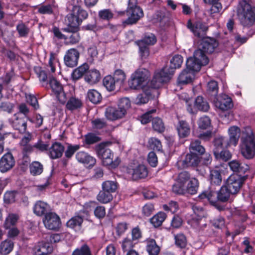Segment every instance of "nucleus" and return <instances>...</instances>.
Returning a JSON list of instances; mask_svg holds the SVG:
<instances>
[{
    "instance_id": "obj_1",
    "label": "nucleus",
    "mask_w": 255,
    "mask_h": 255,
    "mask_svg": "<svg viewBox=\"0 0 255 255\" xmlns=\"http://www.w3.org/2000/svg\"><path fill=\"white\" fill-rule=\"evenodd\" d=\"M183 61V57L179 54L175 55L170 61L169 67H164L160 71L155 73L151 81L154 88H159L163 83L167 82L173 75L175 70L181 67Z\"/></svg>"
},
{
    "instance_id": "obj_2",
    "label": "nucleus",
    "mask_w": 255,
    "mask_h": 255,
    "mask_svg": "<svg viewBox=\"0 0 255 255\" xmlns=\"http://www.w3.org/2000/svg\"><path fill=\"white\" fill-rule=\"evenodd\" d=\"M237 13L244 26L250 27L255 22V6H251V0H239Z\"/></svg>"
},
{
    "instance_id": "obj_3",
    "label": "nucleus",
    "mask_w": 255,
    "mask_h": 255,
    "mask_svg": "<svg viewBox=\"0 0 255 255\" xmlns=\"http://www.w3.org/2000/svg\"><path fill=\"white\" fill-rule=\"evenodd\" d=\"M110 143L108 142L100 143L96 146L95 150L98 157L102 159L104 166L115 168L120 164L121 160L118 157L113 159L114 154L108 147V144Z\"/></svg>"
},
{
    "instance_id": "obj_4",
    "label": "nucleus",
    "mask_w": 255,
    "mask_h": 255,
    "mask_svg": "<svg viewBox=\"0 0 255 255\" xmlns=\"http://www.w3.org/2000/svg\"><path fill=\"white\" fill-rule=\"evenodd\" d=\"M242 155L247 159L255 157V135L252 130L248 131L241 145Z\"/></svg>"
},
{
    "instance_id": "obj_5",
    "label": "nucleus",
    "mask_w": 255,
    "mask_h": 255,
    "mask_svg": "<svg viewBox=\"0 0 255 255\" xmlns=\"http://www.w3.org/2000/svg\"><path fill=\"white\" fill-rule=\"evenodd\" d=\"M199 51H195L193 57L188 58L186 61L187 69L193 72H198L202 66L208 64L209 60L208 58L203 57Z\"/></svg>"
},
{
    "instance_id": "obj_6",
    "label": "nucleus",
    "mask_w": 255,
    "mask_h": 255,
    "mask_svg": "<svg viewBox=\"0 0 255 255\" xmlns=\"http://www.w3.org/2000/svg\"><path fill=\"white\" fill-rule=\"evenodd\" d=\"M67 26L63 28L62 30L66 32L65 44L66 45H74L78 43L81 40L79 33V26L66 22Z\"/></svg>"
},
{
    "instance_id": "obj_7",
    "label": "nucleus",
    "mask_w": 255,
    "mask_h": 255,
    "mask_svg": "<svg viewBox=\"0 0 255 255\" xmlns=\"http://www.w3.org/2000/svg\"><path fill=\"white\" fill-rule=\"evenodd\" d=\"M247 177L248 176L231 175L224 185L235 197L240 191Z\"/></svg>"
},
{
    "instance_id": "obj_8",
    "label": "nucleus",
    "mask_w": 255,
    "mask_h": 255,
    "mask_svg": "<svg viewBox=\"0 0 255 255\" xmlns=\"http://www.w3.org/2000/svg\"><path fill=\"white\" fill-rule=\"evenodd\" d=\"M88 16L87 11L81 6H75L72 8L71 13L66 16V22L79 26L83 20L86 19Z\"/></svg>"
},
{
    "instance_id": "obj_9",
    "label": "nucleus",
    "mask_w": 255,
    "mask_h": 255,
    "mask_svg": "<svg viewBox=\"0 0 255 255\" xmlns=\"http://www.w3.org/2000/svg\"><path fill=\"white\" fill-rule=\"evenodd\" d=\"M218 42L214 38L210 37L202 38L200 41L198 48L195 51L200 52V55L203 57L208 58L206 54H210L213 52L215 49L218 47Z\"/></svg>"
},
{
    "instance_id": "obj_10",
    "label": "nucleus",
    "mask_w": 255,
    "mask_h": 255,
    "mask_svg": "<svg viewBox=\"0 0 255 255\" xmlns=\"http://www.w3.org/2000/svg\"><path fill=\"white\" fill-rule=\"evenodd\" d=\"M147 71L145 69H139L131 74L128 81V85L132 89H138L142 86L147 78Z\"/></svg>"
},
{
    "instance_id": "obj_11",
    "label": "nucleus",
    "mask_w": 255,
    "mask_h": 255,
    "mask_svg": "<svg viewBox=\"0 0 255 255\" xmlns=\"http://www.w3.org/2000/svg\"><path fill=\"white\" fill-rule=\"evenodd\" d=\"M126 14L128 18L123 22L124 26L136 23L143 16V12L140 7L127 8Z\"/></svg>"
},
{
    "instance_id": "obj_12",
    "label": "nucleus",
    "mask_w": 255,
    "mask_h": 255,
    "mask_svg": "<svg viewBox=\"0 0 255 255\" xmlns=\"http://www.w3.org/2000/svg\"><path fill=\"white\" fill-rule=\"evenodd\" d=\"M187 26L195 36L199 38L205 37L208 30V26L205 23L201 21H197L193 23L191 20L189 19L187 23Z\"/></svg>"
},
{
    "instance_id": "obj_13",
    "label": "nucleus",
    "mask_w": 255,
    "mask_h": 255,
    "mask_svg": "<svg viewBox=\"0 0 255 255\" xmlns=\"http://www.w3.org/2000/svg\"><path fill=\"white\" fill-rule=\"evenodd\" d=\"M43 223L46 228L51 230H56L60 227V218L56 213L48 212L45 215Z\"/></svg>"
},
{
    "instance_id": "obj_14",
    "label": "nucleus",
    "mask_w": 255,
    "mask_h": 255,
    "mask_svg": "<svg viewBox=\"0 0 255 255\" xmlns=\"http://www.w3.org/2000/svg\"><path fill=\"white\" fill-rule=\"evenodd\" d=\"M212 101L215 106L222 111H228L233 107L232 99L226 94L215 97Z\"/></svg>"
},
{
    "instance_id": "obj_15",
    "label": "nucleus",
    "mask_w": 255,
    "mask_h": 255,
    "mask_svg": "<svg viewBox=\"0 0 255 255\" xmlns=\"http://www.w3.org/2000/svg\"><path fill=\"white\" fill-rule=\"evenodd\" d=\"M127 173L133 180H137L145 178L148 175V170L145 166L140 164L132 168H128Z\"/></svg>"
},
{
    "instance_id": "obj_16",
    "label": "nucleus",
    "mask_w": 255,
    "mask_h": 255,
    "mask_svg": "<svg viewBox=\"0 0 255 255\" xmlns=\"http://www.w3.org/2000/svg\"><path fill=\"white\" fill-rule=\"evenodd\" d=\"M15 161L10 152L5 153L0 159V171L5 173L11 170L15 165Z\"/></svg>"
},
{
    "instance_id": "obj_17",
    "label": "nucleus",
    "mask_w": 255,
    "mask_h": 255,
    "mask_svg": "<svg viewBox=\"0 0 255 255\" xmlns=\"http://www.w3.org/2000/svg\"><path fill=\"white\" fill-rule=\"evenodd\" d=\"M80 53L76 48L68 50L64 57L65 64L69 67H74L78 64Z\"/></svg>"
},
{
    "instance_id": "obj_18",
    "label": "nucleus",
    "mask_w": 255,
    "mask_h": 255,
    "mask_svg": "<svg viewBox=\"0 0 255 255\" xmlns=\"http://www.w3.org/2000/svg\"><path fill=\"white\" fill-rule=\"evenodd\" d=\"M201 157L196 154L193 153H187L184 159L181 161V166L183 168H195L198 164H200Z\"/></svg>"
},
{
    "instance_id": "obj_19",
    "label": "nucleus",
    "mask_w": 255,
    "mask_h": 255,
    "mask_svg": "<svg viewBox=\"0 0 255 255\" xmlns=\"http://www.w3.org/2000/svg\"><path fill=\"white\" fill-rule=\"evenodd\" d=\"M175 128L180 139L187 138L190 134V126L185 120H179L175 125Z\"/></svg>"
},
{
    "instance_id": "obj_20",
    "label": "nucleus",
    "mask_w": 255,
    "mask_h": 255,
    "mask_svg": "<svg viewBox=\"0 0 255 255\" xmlns=\"http://www.w3.org/2000/svg\"><path fill=\"white\" fill-rule=\"evenodd\" d=\"M229 166L231 170L236 174L234 175L244 176V174L249 170L248 164L242 162L238 160H233L229 162Z\"/></svg>"
},
{
    "instance_id": "obj_21",
    "label": "nucleus",
    "mask_w": 255,
    "mask_h": 255,
    "mask_svg": "<svg viewBox=\"0 0 255 255\" xmlns=\"http://www.w3.org/2000/svg\"><path fill=\"white\" fill-rule=\"evenodd\" d=\"M14 117V120L11 123L12 127L19 133H24L27 128V120L25 117L19 116V113L15 114Z\"/></svg>"
},
{
    "instance_id": "obj_22",
    "label": "nucleus",
    "mask_w": 255,
    "mask_h": 255,
    "mask_svg": "<svg viewBox=\"0 0 255 255\" xmlns=\"http://www.w3.org/2000/svg\"><path fill=\"white\" fill-rule=\"evenodd\" d=\"M76 158L79 162L87 165L89 168L93 167L96 163V159L94 157L84 151L77 152Z\"/></svg>"
},
{
    "instance_id": "obj_23",
    "label": "nucleus",
    "mask_w": 255,
    "mask_h": 255,
    "mask_svg": "<svg viewBox=\"0 0 255 255\" xmlns=\"http://www.w3.org/2000/svg\"><path fill=\"white\" fill-rule=\"evenodd\" d=\"M216 196L217 201L222 203L231 202L233 201L235 197L233 194L224 185L216 193Z\"/></svg>"
},
{
    "instance_id": "obj_24",
    "label": "nucleus",
    "mask_w": 255,
    "mask_h": 255,
    "mask_svg": "<svg viewBox=\"0 0 255 255\" xmlns=\"http://www.w3.org/2000/svg\"><path fill=\"white\" fill-rule=\"evenodd\" d=\"M64 151V146L59 142H55L49 147L48 154L51 159H55L60 158Z\"/></svg>"
},
{
    "instance_id": "obj_25",
    "label": "nucleus",
    "mask_w": 255,
    "mask_h": 255,
    "mask_svg": "<svg viewBox=\"0 0 255 255\" xmlns=\"http://www.w3.org/2000/svg\"><path fill=\"white\" fill-rule=\"evenodd\" d=\"M106 118L111 121H115L123 118L125 115L118 107H108L105 111Z\"/></svg>"
},
{
    "instance_id": "obj_26",
    "label": "nucleus",
    "mask_w": 255,
    "mask_h": 255,
    "mask_svg": "<svg viewBox=\"0 0 255 255\" xmlns=\"http://www.w3.org/2000/svg\"><path fill=\"white\" fill-rule=\"evenodd\" d=\"M229 137H228V141L230 146H236L238 142L239 137L241 134V130L239 128L236 126H233L229 128Z\"/></svg>"
},
{
    "instance_id": "obj_27",
    "label": "nucleus",
    "mask_w": 255,
    "mask_h": 255,
    "mask_svg": "<svg viewBox=\"0 0 255 255\" xmlns=\"http://www.w3.org/2000/svg\"><path fill=\"white\" fill-rule=\"evenodd\" d=\"M101 78L100 72L95 69L87 70L84 76L86 82L90 84H95L98 83Z\"/></svg>"
},
{
    "instance_id": "obj_28",
    "label": "nucleus",
    "mask_w": 255,
    "mask_h": 255,
    "mask_svg": "<svg viewBox=\"0 0 255 255\" xmlns=\"http://www.w3.org/2000/svg\"><path fill=\"white\" fill-rule=\"evenodd\" d=\"M20 214L18 213H9L6 217L3 227L5 230L16 225L20 219Z\"/></svg>"
},
{
    "instance_id": "obj_29",
    "label": "nucleus",
    "mask_w": 255,
    "mask_h": 255,
    "mask_svg": "<svg viewBox=\"0 0 255 255\" xmlns=\"http://www.w3.org/2000/svg\"><path fill=\"white\" fill-rule=\"evenodd\" d=\"M189 149L190 153L196 154L199 156L204 154L205 152V148L201 145V141L199 139L192 140Z\"/></svg>"
},
{
    "instance_id": "obj_30",
    "label": "nucleus",
    "mask_w": 255,
    "mask_h": 255,
    "mask_svg": "<svg viewBox=\"0 0 255 255\" xmlns=\"http://www.w3.org/2000/svg\"><path fill=\"white\" fill-rule=\"evenodd\" d=\"M146 250L149 255H158L160 252V248L156 244L155 240L148 239L146 240Z\"/></svg>"
},
{
    "instance_id": "obj_31",
    "label": "nucleus",
    "mask_w": 255,
    "mask_h": 255,
    "mask_svg": "<svg viewBox=\"0 0 255 255\" xmlns=\"http://www.w3.org/2000/svg\"><path fill=\"white\" fill-rule=\"evenodd\" d=\"M193 78V73L192 71L184 69L179 75L177 83L180 85H184L191 83Z\"/></svg>"
},
{
    "instance_id": "obj_32",
    "label": "nucleus",
    "mask_w": 255,
    "mask_h": 255,
    "mask_svg": "<svg viewBox=\"0 0 255 255\" xmlns=\"http://www.w3.org/2000/svg\"><path fill=\"white\" fill-rule=\"evenodd\" d=\"M215 148L213 150L219 151L222 149L228 148L230 146L228 141V137L219 136L215 137L213 141Z\"/></svg>"
},
{
    "instance_id": "obj_33",
    "label": "nucleus",
    "mask_w": 255,
    "mask_h": 255,
    "mask_svg": "<svg viewBox=\"0 0 255 255\" xmlns=\"http://www.w3.org/2000/svg\"><path fill=\"white\" fill-rule=\"evenodd\" d=\"M49 208V206L46 203L38 201L33 207V212L36 215L41 216L48 213Z\"/></svg>"
},
{
    "instance_id": "obj_34",
    "label": "nucleus",
    "mask_w": 255,
    "mask_h": 255,
    "mask_svg": "<svg viewBox=\"0 0 255 255\" xmlns=\"http://www.w3.org/2000/svg\"><path fill=\"white\" fill-rule=\"evenodd\" d=\"M53 251V247L49 243L39 242L36 251L37 255H47Z\"/></svg>"
},
{
    "instance_id": "obj_35",
    "label": "nucleus",
    "mask_w": 255,
    "mask_h": 255,
    "mask_svg": "<svg viewBox=\"0 0 255 255\" xmlns=\"http://www.w3.org/2000/svg\"><path fill=\"white\" fill-rule=\"evenodd\" d=\"M209 179L211 185H220L222 181L221 171L218 170H211Z\"/></svg>"
},
{
    "instance_id": "obj_36",
    "label": "nucleus",
    "mask_w": 255,
    "mask_h": 255,
    "mask_svg": "<svg viewBox=\"0 0 255 255\" xmlns=\"http://www.w3.org/2000/svg\"><path fill=\"white\" fill-rule=\"evenodd\" d=\"M152 128L154 131L158 133H162L165 130L164 123L163 120L159 117L152 118Z\"/></svg>"
},
{
    "instance_id": "obj_37",
    "label": "nucleus",
    "mask_w": 255,
    "mask_h": 255,
    "mask_svg": "<svg viewBox=\"0 0 255 255\" xmlns=\"http://www.w3.org/2000/svg\"><path fill=\"white\" fill-rule=\"evenodd\" d=\"M13 247V242L9 239H6L0 244V254L2 255H8L12 251Z\"/></svg>"
},
{
    "instance_id": "obj_38",
    "label": "nucleus",
    "mask_w": 255,
    "mask_h": 255,
    "mask_svg": "<svg viewBox=\"0 0 255 255\" xmlns=\"http://www.w3.org/2000/svg\"><path fill=\"white\" fill-rule=\"evenodd\" d=\"M96 199L102 204H107L113 200V196L111 193L102 189L97 195Z\"/></svg>"
},
{
    "instance_id": "obj_39",
    "label": "nucleus",
    "mask_w": 255,
    "mask_h": 255,
    "mask_svg": "<svg viewBox=\"0 0 255 255\" xmlns=\"http://www.w3.org/2000/svg\"><path fill=\"white\" fill-rule=\"evenodd\" d=\"M89 66L88 64L84 63L81 66L76 68L72 73V77L73 80L76 81L85 76L87 71L89 70Z\"/></svg>"
},
{
    "instance_id": "obj_40",
    "label": "nucleus",
    "mask_w": 255,
    "mask_h": 255,
    "mask_svg": "<svg viewBox=\"0 0 255 255\" xmlns=\"http://www.w3.org/2000/svg\"><path fill=\"white\" fill-rule=\"evenodd\" d=\"M194 106L198 110L204 112L208 111L210 108L208 103L202 96H198L196 98Z\"/></svg>"
},
{
    "instance_id": "obj_41",
    "label": "nucleus",
    "mask_w": 255,
    "mask_h": 255,
    "mask_svg": "<svg viewBox=\"0 0 255 255\" xmlns=\"http://www.w3.org/2000/svg\"><path fill=\"white\" fill-rule=\"evenodd\" d=\"M103 84L109 91H113L117 88H119L118 85L116 84V81L111 75H107L104 78Z\"/></svg>"
},
{
    "instance_id": "obj_42",
    "label": "nucleus",
    "mask_w": 255,
    "mask_h": 255,
    "mask_svg": "<svg viewBox=\"0 0 255 255\" xmlns=\"http://www.w3.org/2000/svg\"><path fill=\"white\" fill-rule=\"evenodd\" d=\"M218 84L217 82L211 80L208 82L207 85V93L211 96V100L212 101L215 97H218Z\"/></svg>"
},
{
    "instance_id": "obj_43",
    "label": "nucleus",
    "mask_w": 255,
    "mask_h": 255,
    "mask_svg": "<svg viewBox=\"0 0 255 255\" xmlns=\"http://www.w3.org/2000/svg\"><path fill=\"white\" fill-rule=\"evenodd\" d=\"M84 219L82 216L77 215L71 218L66 223L68 227L73 229L81 228Z\"/></svg>"
},
{
    "instance_id": "obj_44",
    "label": "nucleus",
    "mask_w": 255,
    "mask_h": 255,
    "mask_svg": "<svg viewBox=\"0 0 255 255\" xmlns=\"http://www.w3.org/2000/svg\"><path fill=\"white\" fill-rule=\"evenodd\" d=\"M175 245L177 247L181 249H185L187 245V239L185 235L183 233H179L174 235Z\"/></svg>"
},
{
    "instance_id": "obj_45",
    "label": "nucleus",
    "mask_w": 255,
    "mask_h": 255,
    "mask_svg": "<svg viewBox=\"0 0 255 255\" xmlns=\"http://www.w3.org/2000/svg\"><path fill=\"white\" fill-rule=\"evenodd\" d=\"M189 171H183L180 172L176 178V182L185 186V184L192 179Z\"/></svg>"
},
{
    "instance_id": "obj_46",
    "label": "nucleus",
    "mask_w": 255,
    "mask_h": 255,
    "mask_svg": "<svg viewBox=\"0 0 255 255\" xmlns=\"http://www.w3.org/2000/svg\"><path fill=\"white\" fill-rule=\"evenodd\" d=\"M166 214L164 212H160L153 216L150 219V222L154 227L157 228L162 225L163 222L166 219Z\"/></svg>"
},
{
    "instance_id": "obj_47",
    "label": "nucleus",
    "mask_w": 255,
    "mask_h": 255,
    "mask_svg": "<svg viewBox=\"0 0 255 255\" xmlns=\"http://www.w3.org/2000/svg\"><path fill=\"white\" fill-rule=\"evenodd\" d=\"M198 187V180L196 178L193 177L189 182L188 183L187 186H186V194H195L197 192Z\"/></svg>"
},
{
    "instance_id": "obj_48",
    "label": "nucleus",
    "mask_w": 255,
    "mask_h": 255,
    "mask_svg": "<svg viewBox=\"0 0 255 255\" xmlns=\"http://www.w3.org/2000/svg\"><path fill=\"white\" fill-rule=\"evenodd\" d=\"M118 187V183L117 181L107 180L103 182L102 184V189H105L106 191L113 194L115 193Z\"/></svg>"
},
{
    "instance_id": "obj_49",
    "label": "nucleus",
    "mask_w": 255,
    "mask_h": 255,
    "mask_svg": "<svg viewBox=\"0 0 255 255\" xmlns=\"http://www.w3.org/2000/svg\"><path fill=\"white\" fill-rule=\"evenodd\" d=\"M87 98L90 102L94 104L100 103L102 99L101 94L97 90H90L87 93Z\"/></svg>"
},
{
    "instance_id": "obj_50",
    "label": "nucleus",
    "mask_w": 255,
    "mask_h": 255,
    "mask_svg": "<svg viewBox=\"0 0 255 255\" xmlns=\"http://www.w3.org/2000/svg\"><path fill=\"white\" fill-rule=\"evenodd\" d=\"M82 103L80 100L74 97H71L68 100L66 108L70 111H73L81 108Z\"/></svg>"
},
{
    "instance_id": "obj_51",
    "label": "nucleus",
    "mask_w": 255,
    "mask_h": 255,
    "mask_svg": "<svg viewBox=\"0 0 255 255\" xmlns=\"http://www.w3.org/2000/svg\"><path fill=\"white\" fill-rule=\"evenodd\" d=\"M126 75L123 70L121 69L116 70L113 76V79L118 85V88H120L126 80Z\"/></svg>"
},
{
    "instance_id": "obj_52",
    "label": "nucleus",
    "mask_w": 255,
    "mask_h": 255,
    "mask_svg": "<svg viewBox=\"0 0 255 255\" xmlns=\"http://www.w3.org/2000/svg\"><path fill=\"white\" fill-rule=\"evenodd\" d=\"M30 173L34 175H40L43 171V165L38 161H33L29 165Z\"/></svg>"
},
{
    "instance_id": "obj_53",
    "label": "nucleus",
    "mask_w": 255,
    "mask_h": 255,
    "mask_svg": "<svg viewBox=\"0 0 255 255\" xmlns=\"http://www.w3.org/2000/svg\"><path fill=\"white\" fill-rule=\"evenodd\" d=\"M198 198L202 200L206 199L210 203L214 202L216 199V192L210 190L204 191L199 195Z\"/></svg>"
},
{
    "instance_id": "obj_54",
    "label": "nucleus",
    "mask_w": 255,
    "mask_h": 255,
    "mask_svg": "<svg viewBox=\"0 0 255 255\" xmlns=\"http://www.w3.org/2000/svg\"><path fill=\"white\" fill-rule=\"evenodd\" d=\"M198 128L200 129H207L211 126V121L208 116L201 117L198 121Z\"/></svg>"
},
{
    "instance_id": "obj_55",
    "label": "nucleus",
    "mask_w": 255,
    "mask_h": 255,
    "mask_svg": "<svg viewBox=\"0 0 255 255\" xmlns=\"http://www.w3.org/2000/svg\"><path fill=\"white\" fill-rule=\"evenodd\" d=\"M16 30L20 37H27L30 32L29 28L22 22H20L17 24Z\"/></svg>"
},
{
    "instance_id": "obj_56",
    "label": "nucleus",
    "mask_w": 255,
    "mask_h": 255,
    "mask_svg": "<svg viewBox=\"0 0 255 255\" xmlns=\"http://www.w3.org/2000/svg\"><path fill=\"white\" fill-rule=\"evenodd\" d=\"M214 154L217 159H220L224 161H227L232 157L231 153L227 150H222L220 152L219 151L213 150Z\"/></svg>"
},
{
    "instance_id": "obj_57",
    "label": "nucleus",
    "mask_w": 255,
    "mask_h": 255,
    "mask_svg": "<svg viewBox=\"0 0 255 255\" xmlns=\"http://www.w3.org/2000/svg\"><path fill=\"white\" fill-rule=\"evenodd\" d=\"M72 255H92L91 249L87 244H84L80 248L76 249Z\"/></svg>"
},
{
    "instance_id": "obj_58",
    "label": "nucleus",
    "mask_w": 255,
    "mask_h": 255,
    "mask_svg": "<svg viewBox=\"0 0 255 255\" xmlns=\"http://www.w3.org/2000/svg\"><path fill=\"white\" fill-rule=\"evenodd\" d=\"M49 85L55 94L61 92L63 89L62 85L55 78L49 77Z\"/></svg>"
},
{
    "instance_id": "obj_59",
    "label": "nucleus",
    "mask_w": 255,
    "mask_h": 255,
    "mask_svg": "<svg viewBox=\"0 0 255 255\" xmlns=\"http://www.w3.org/2000/svg\"><path fill=\"white\" fill-rule=\"evenodd\" d=\"M130 107V101L128 98L125 97L120 99L118 108L125 115L127 110Z\"/></svg>"
},
{
    "instance_id": "obj_60",
    "label": "nucleus",
    "mask_w": 255,
    "mask_h": 255,
    "mask_svg": "<svg viewBox=\"0 0 255 255\" xmlns=\"http://www.w3.org/2000/svg\"><path fill=\"white\" fill-rule=\"evenodd\" d=\"M156 41V36L152 33H147L142 39L138 40L139 42L148 46L154 45Z\"/></svg>"
},
{
    "instance_id": "obj_61",
    "label": "nucleus",
    "mask_w": 255,
    "mask_h": 255,
    "mask_svg": "<svg viewBox=\"0 0 255 255\" xmlns=\"http://www.w3.org/2000/svg\"><path fill=\"white\" fill-rule=\"evenodd\" d=\"M151 97V94L150 92H144L137 95L136 101L137 104H144L147 103Z\"/></svg>"
},
{
    "instance_id": "obj_62",
    "label": "nucleus",
    "mask_w": 255,
    "mask_h": 255,
    "mask_svg": "<svg viewBox=\"0 0 255 255\" xmlns=\"http://www.w3.org/2000/svg\"><path fill=\"white\" fill-rule=\"evenodd\" d=\"M148 143L151 149L158 151H162L161 142L158 138L151 137L149 139Z\"/></svg>"
},
{
    "instance_id": "obj_63",
    "label": "nucleus",
    "mask_w": 255,
    "mask_h": 255,
    "mask_svg": "<svg viewBox=\"0 0 255 255\" xmlns=\"http://www.w3.org/2000/svg\"><path fill=\"white\" fill-rule=\"evenodd\" d=\"M101 140V137L94 133H88L84 137L85 143L88 145L93 144L100 141Z\"/></svg>"
},
{
    "instance_id": "obj_64",
    "label": "nucleus",
    "mask_w": 255,
    "mask_h": 255,
    "mask_svg": "<svg viewBox=\"0 0 255 255\" xmlns=\"http://www.w3.org/2000/svg\"><path fill=\"white\" fill-rule=\"evenodd\" d=\"M139 47L140 56L142 59H146L149 54V46L139 42H136Z\"/></svg>"
}]
</instances>
